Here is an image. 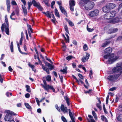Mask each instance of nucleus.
Wrapping results in <instances>:
<instances>
[{"label":"nucleus","instance_id":"1a4fd4ad","mask_svg":"<svg viewBox=\"0 0 122 122\" xmlns=\"http://www.w3.org/2000/svg\"><path fill=\"white\" fill-rule=\"evenodd\" d=\"M119 19H121L119 17V15L116 18H115L112 20L109 21V22L112 24H115L116 23L119 22L120 21Z\"/></svg>","mask_w":122,"mask_h":122},{"label":"nucleus","instance_id":"393cba45","mask_svg":"<svg viewBox=\"0 0 122 122\" xmlns=\"http://www.w3.org/2000/svg\"><path fill=\"white\" fill-rule=\"evenodd\" d=\"M64 98L65 100L66 101V103L68 106L70 105V98L68 97V96H66L64 97Z\"/></svg>","mask_w":122,"mask_h":122},{"label":"nucleus","instance_id":"c03bdc74","mask_svg":"<svg viewBox=\"0 0 122 122\" xmlns=\"http://www.w3.org/2000/svg\"><path fill=\"white\" fill-rule=\"evenodd\" d=\"M87 31L89 32H92L93 31L94 29L93 28L91 29L88 27V25H87Z\"/></svg>","mask_w":122,"mask_h":122},{"label":"nucleus","instance_id":"9b49d317","mask_svg":"<svg viewBox=\"0 0 122 122\" xmlns=\"http://www.w3.org/2000/svg\"><path fill=\"white\" fill-rule=\"evenodd\" d=\"M102 10L105 13L109 12L110 10L107 5L102 8Z\"/></svg>","mask_w":122,"mask_h":122},{"label":"nucleus","instance_id":"ea45409f","mask_svg":"<svg viewBox=\"0 0 122 122\" xmlns=\"http://www.w3.org/2000/svg\"><path fill=\"white\" fill-rule=\"evenodd\" d=\"M111 54H106V55L104 56L103 57L105 59H109L110 57H111Z\"/></svg>","mask_w":122,"mask_h":122},{"label":"nucleus","instance_id":"c85d7f7f","mask_svg":"<svg viewBox=\"0 0 122 122\" xmlns=\"http://www.w3.org/2000/svg\"><path fill=\"white\" fill-rule=\"evenodd\" d=\"M27 27L28 30L30 31L29 30H30V31L31 33H33V30L31 28V25H30L28 24H27Z\"/></svg>","mask_w":122,"mask_h":122},{"label":"nucleus","instance_id":"774afa93","mask_svg":"<svg viewBox=\"0 0 122 122\" xmlns=\"http://www.w3.org/2000/svg\"><path fill=\"white\" fill-rule=\"evenodd\" d=\"M116 89V87H114L112 88H110L109 89V91H113L115 90Z\"/></svg>","mask_w":122,"mask_h":122},{"label":"nucleus","instance_id":"5701e85b","mask_svg":"<svg viewBox=\"0 0 122 122\" xmlns=\"http://www.w3.org/2000/svg\"><path fill=\"white\" fill-rule=\"evenodd\" d=\"M42 13L46 15V16L48 18H51V14L50 13L49 11H47L46 12H43Z\"/></svg>","mask_w":122,"mask_h":122},{"label":"nucleus","instance_id":"2f4dec72","mask_svg":"<svg viewBox=\"0 0 122 122\" xmlns=\"http://www.w3.org/2000/svg\"><path fill=\"white\" fill-rule=\"evenodd\" d=\"M117 120L119 121H122V114L119 115L117 118Z\"/></svg>","mask_w":122,"mask_h":122},{"label":"nucleus","instance_id":"f704fd0d","mask_svg":"<svg viewBox=\"0 0 122 122\" xmlns=\"http://www.w3.org/2000/svg\"><path fill=\"white\" fill-rule=\"evenodd\" d=\"M116 41L120 42L122 41V36H118L116 40Z\"/></svg>","mask_w":122,"mask_h":122},{"label":"nucleus","instance_id":"79ce46f5","mask_svg":"<svg viewBox=\"0 0 122 122\" xmlns=\"http://www.w3.org/2000/svg\"><path fill=\"white\" fill-rule=\"evenodd\" d=\"M15 14V12L14 11L11 14L10 16V19L12 20H15L16 19L15 18H13L12 17V16H13Z\"/></svg>","mask_w":122,"mask_h":122},{"label":"nucleus","instance_id":"4c0bfd02","mask_svg":"<svg viewBox=\"0 0 122 122\" xmlns=\"http://www.w3.org/2000/svg\"><path fill=\"white\" fill-rule=\"evenodd\" d=\"M64 29L66 32L68 34H69V31L68 27L67 25H65L64 26Z\"/></svg>","mask_w":122,"mask_h":122},{"label":"nucleus","instance_id":"6e6d98bb","mask_svg":"<svg viewBox=\"0 0 122 122\" xmlns=\"http://www.w3.org/2000/svg\"><path fill=\"white\" fill-rule=\"evenodd\" d=\"M78 76L81 79H84V77L82 75L78 73Z\"/></svg>","mask_w":122,"mask_h":122},{"label":"nucleus","instance_id":"4468645a","mask_svg":"<svg viewBox=\"0 0 122 122\" xmlns=\"http://www.w3.org/2000/svg\"><path fill=\"white\" fill-rule=\"evenodd\" d=\"M87 1L85 0H81L79 2V5L81 7L84 6H85L87 3Z\"/></svg>","mask_w":122,"mask_h":122},{"label":"nucleus","instance_id":"aec40b11","mask_svg":"<svg viewBox=\"0 0 122 122\" xmlns=\"http://www.w3.org/2000/svg\"><path fill=\"white\" fill-rule=\"evenodd\" d=\"M109 12L110 13H109L112 18L115 17L116 15V11L114 10L112 11Z\"/></svg>","mask_w":122,"mask_h":122},{"label":"nucleus","instance_id":"864d4df0","mask_svg":"<svg viewBox=\"0 0 122 122\" xmlns=\"http://www.w3.org/2000/svg\"><path fill=\"white\" fill-rule=\"evenodd\" d=\"M101 117L102 120L103 121H104V120L106 121L107 120V119L104 115L102 116Z\"/></svg>","mask_w":122,"mask_h":122},{"label":"nucleus","instance_id":"f03ea898","mask_svg":"<svg viewBox=\"0 0 122 122\" xmlns=\"http://www.w3.org/2000/svg\"><path fill=\"white\" fill-rule=\"evenodd\" d=\"M43 81L44 85L43 84H41V85L46 90L48 91L50 89L52 90L54 92H55V89L52 86H50L49 85H47L45 80L43 79Z\"/></svg>","mask_w":122,"mask_h":122},{"label":"nucleus","instance_id":"423d86ee","mask_svg":"<svg viewBox=\"0 0 122 122\" xmlns=\"http://www.w3.org/2000/svg\"><path fill=\"white\" fill-rule=\"evenodd\" d=\"M120 74L110 75L108 76V79L110 81L112 82L115 81L118 78Z\"/></svg>","mask_w":122,"mask_h":122},{"label":"nucleus","instance_id":"a19ab883","mask_svg":"<svg viewBox=\"0 0 122 122\" xmlns=\"http://www.w3.org/2000/svg\"><path fill=\"white\" fill-rule=\"evenodd\" d=\"M73 58H75V57H74L72 56H68L67 57H66V59L67 60L69 61L71 59Z\"/></svg>","mask_w":122,"mask_h":122},{"label":"nucleus","instance_id":"7ed1b4c3","mask_svg":"<svg viewBox=\"0 0 122 122\" xmlns=\"http://www.w3.org/2000/svg\"><path fill=\"white\" fill-rule=\"evenodd\" d=\"M49 66H48L49 67V68H46L43 64H41L43 70L44 71H45L48 74H49L50 73L49 70H51L54 69V68L53 65H52L50 64H49Z\"/></svg>","mask_w":122,"mask_h":122},{"label":"nucleus","instance_id":"09e8293b","mask_svg":"<svg viewBox=\"0 0 122 122\" xmlns=\"http://www.w3.org/2000/svg\"><path fill=\"white\" fill-rule=\"evenodd\" d=\"M37 9L40 11H42L43 10V8L41 6L40 4L39 5V6L37 7Z\"/></svg>","mask_w":122,"mask_h":122},{"label":"nucleus","instance_id":"4be33fe9","mask_svg":"<svg viewBox=\"0 0 122 122\" xmlns=\"http://www.w3.org/2000/svg\"><path fill=\"white\" fill-rule=\"evenodd\" d=\"M54 12L55 15L57 17L60 18V15L59 14L58 11L56 7H55Z\"/></svg>","mask_w":122,"mask_h":122},{"label":"nucleus","instance_id":"7c9ffc66","mask_svg":"<svg viewBox=\"0 0 122 122\" xmlns=\"http://www.w3.org/2000/svg\"><path fill=\"white\" fill-rule=\"evenodd\" d=\"M25 87L26 88V91L28 92H30L31 91L30 86L27 85H26Z\"/></svg>","mask_w":122,"mask_h":122},{"label":"nucleus","instance_id":"6e6552de","mask_svg":"<svg viewBox=\"0 0 122 122\" xmlns=\"http://www.w3.org/2000/svg\"><path fill=\"white\" fill-rule=\"evenodd\" d=\"M112 55H113V56L112 57L111 56V57H110V58H109L108 60V62L110 64L113 63L119 57V56H116L114 58V54H113Z\"/></svg>","mask_w":122,"mask_h":122},{"label":"nucleus","instance_id":"9d476101","mask_svg":"<svg viewBox=\"0 0 122 122\" xmlns=\"http://www.w3.org/2000/svg\"><path fill=\"white\" fill-rule=\"evenodd\" d=\"M112 48L110 47H107L106 48L104 51V53L105 54H111L112 51Z\"/></svg>","mask_w":122,"mask_h":122},{"label":"nucleus","instance_id":"b1692460","mask_svg":"<svg viewBox=\"0 0 122 122\" xmlns=\"http://www.w3.org/2000/svg\"><path fill=\"white\" fill-rule=\"evenodd\" d=\"M24 37V33L23 31H21V37L20 40V44L21 45L22 44V42Z\"/></svg>","mask_w":122,"mask_h":122},{"label":"nucleus","instance_id":"ddd939ff","mask_svg":"<svg viewBox=\"0 0 122 122\" xmlns=\"http://www.w3.org/2000/svg\"><path fill=\"white\" fill-rule=\"evenodd\" d=\"M109 12L107 13L104 16V19L106 20H110L112 19Z\"/></svg>","mask_w":122,"mask_h":122},{"label":"nucleus","instance_id":"49530a36","mask_svg":"<svg viewBox=\"0 0 122 122\" xmlns=\"http://www.w3.org/2000/svg\"><path fill=\"white\" fill-rule=\"evenodd\" d=\"M83 48L84 50L86 51L88 49L87 45L86 44H85L83 46Z\"/></svg>","mask_w":122,"mask_h":122},{"label":"nucleus","instance_id":"2eb2a0df","mask_svg":"<svg viewBox=\"0 0 122 122\" xmlns=\"http://www.w3.org/2000/svg\"><path fill=\"white\" fill-rule=\"evenodd\" d=\"M59 8L61 12L62 13L64 14L66 17H67V13L66 11L64 9V8L62 6H60Z\"/></svg>","mask_w":122,"mask_h":122},{"label":"nucleus","instance_id":"cd10ccee","mask_svg":"<svg viewBox=\"0 0 122 122\" xmlns=\"http://www.w3.org/2000/svg\"><path fill=\"white\" fill-rule=\"evenodd\" d=\"M66 21L68 22L69 26L71 27H72L74 26V24L73 22L70 20H68L66 18Z\"/></svg>","mask_w":122,"mask_h":122},{"label":"nucleus","instance_id":"e2e57ef3","mask_svg":"<svg viewBox=\"0 0 122 122\" xmlns=\"http://www.w3.org/2000/svg\"><path fill=\"white\" fill-rule=\"evenodd\" d=\"M55 107L56 109L58 111L60 112L61 111L59 107L58 106L57 104H56L55 106Z\"/></svg>","mask_w":122,"mask_h":122},{"label":"nucleus","instance_id":"052dcab7","mask_svg":"<svg viewBox=\"0 0 122 122\" xmlns=\"http://www.w3.org/2000/svg\"><path fill=\"white\" fill-rule=\"evenodd\" d=\"M118 30V29L117 28L113 29L112 30V33H115L117 32Z\"/></svg>","mask_w":122,"mask_h":122},{"label":"nucleus","instance_id":"a211bd4d","mask_svg":"<svg viewBox=\"0 0 122 122\" xmlns=\"http://www.w3.org/2000/svg\"><path fill=\"white\" fill-rule=\"evenodd\" d=\"M32 2L33 6L36 8L40 4V3L39 2H37L35 0H32Z\"/></svg>","mask_w":122,"mask_h":122},{"label":"nucleus","instance_id":"bb28decb","mask_svg":"<svg viewBox=\"0 0 122 122\" xmlns=\"http://www.w3.org/2000/svg\"><path fill=\"white\" fill-rule=\"evenodd\" d=\"M85 82H86V84L87 85H86L85 84H84L83 85L85 88L87 89H88V87L90 85L89 83H88L87 79H86L85 80Z\"/></svg>","mask_w":122,"mask_h":122},{"label":"nucleus","instance_id":"37998d69","mask_svg":"<svg viewBox=\"0 0 122 122\" xmlns=\"http://www.w3.org/2000/svg\"><path fill=\"white\" fill-rule=\"evenodd\" d=\"M5 31L6 33L8 35H9V30L8 27H5Z\"/></svg>","mask_w":122,"mask_h":122},{"label":"nucleus","instance_id":"6ab92c4d","mask_svg":"<svg viewBox=\"0 0 122 122\" xmlns=\"http://www.w3.org/2000/svg\"><path fill=\"white\" fill-rule=\"evenodd\" d=\"M107 5L110 10L116 7L115 5L112 3H110Z\"/></svg>","mask_w":122,"mask_h":122},{"label":"nucleus","instance_id":"bf43d9fd","mask_svg":"<svg viewBox=\"0 0 122 122\" xmlns=\"http://www.w3.org/2000/svg\"><path fill=\"white\" fill-rule=\"evenodd\" d=\"M62 120L64 122H67L66 119L64 117L62 116L61 117Z\"/></svg>","mask_w":122,"mask_h":122},{"label":"nucleus","instance_id":"5fc2aeb1","mask_svg":"<svg viewBox=\"0 0 122 122\" xmlns=\"http://www.w3.org/2000/svg\"><path fill=\"white\" fill-rule=\"evenodd\" d=\"M11 4L12 5H17V4L15 1L14 0H12L11 2Z\"/></svg>","mask_w":122,"mask_h":122},{"label":"nucleus","instance_id":"0e129e2a","mask_svg":"<svg viewBox=\"0 0 122 122\" xmlns=\"http://www.w3.org/2000/svg\"><path fill=\"white\" fill-rule=\"evenodd\" d=\"M86 58L85 57L83 56L82 59H81V61L82 62H86Z\"/></svg>","mask_w":122,"mask_h":122},{"label":"nucleus","instance_id":"3c124183","mask_svg":"<svg viewBox=\"0 0 122 122\" xmlns=\"http://www.w3.org/2000/svg\"><path fill=\"white\" fill-rule=\"evenodd\" d=\"M96 105L97 107L101 111L102 110L101 106L100 104L97 103V104Z\"/></svg>","mask_w":122,"mask_h":122},{"label":"nucleus","instance_id":"a18cd8bd","mask_svg":"<svg viewBox=\"0 0 122 122\" xmlns=\"http://www.w3.org/2000/svg\"><path fill=\"white\" fill-rule=\"evenodd\" d=\"M5 26V23L2 24L1 27V31L2 32L4 31Z\"/></svg>","mask_w":122,"mask_h":122},{"label":"nucleus","instance_id":"f3484780","mask_svg":"<svg viewBox=\"0 0 122 122\" xmlns=\"http://www.w3.org/2000/svg\"><path fill=\"white\" fill-rule=\"evenodd\" d=\"M111 42V41H107L102 44L101 46L103 47H106Z\"/></svg>","mask_w":122,"mask_h":122},{"label":"nucleus","instance_id":"8fccbe9b","mask_svg":"<svg viewBox=\"0 0 122 122\" xmlns=\"http://www.w3.org/2000/svg\"><path fill=\"white\" fill-rule=\"evenodd\" d=\"M46 79L47 81H49L51 80V77L50 75H47Z\"/></svg>","mask_w":122,"mask_h":122},{"label":"nucleus","instance_id":"e433bc0d","mask_svg":"<svg viewBox=\"0 0 122 122\" xmlns=\"http://www.w3.org/2000/svg\"><path fill=\"white\" fill-rule=\"evenodd\" d=\"M15 11L16 12V15L18 16L19 15V10L18 7L16 8L15 10Z\"/></svg>","mask_w":122,"mask_h":122},{"label":"nucleus","instance_id":"412c9836","mask_svg":"<svg viewBox=\"0 0 122 122\" xmlns=\"http://www.w3.org/2000/svg\"><path fill=\"white\" fill-rule=\"evenodd\" d=\"M22 8L24 14V15L25 16L27 14V12L26 7L25 6L22 5Z\"/></svg>","mask_w":122,"mask_h":122},{"label":"nucleus","instance_id":"dca6fc26","mask_svg":"<svg viewBox=\"0 0 122 122\" xmlns=\"http://www.w3.org/2000/svg\"><path fill=\"white\" fill-rule=\"evenodd\" d=\"M68 111L69 112V115L70 117L71 118V119L72 122H75V119L73 117L72 114L71 112V110L70 109H68Z\"/></svg>","mask_w":122,"mask_h":122},{"label":"nucleus","instance_id":"338daca9","mask_svg":"<svg viewBox=\"0 0 122 122\" xmlns=\"http://www.w3.org/2000/svg\"><path fill=\"white\" fill-rule=\"evenodd\" d=\"M43 61L44 62V63L45 64L46 66H48L49 65V64H50V63L47 62L46 61H45L44 60H43Z\"/></svg>","mask_w":122,"mask_h":122},{"label":"nucleus","instance_id":"603ef678","mask_svg":"<svg viewBox=\"0 0 122 122\" xmlns=\"http://www.w3.org/2000/svg\"><path fill=\"white\" fill-rule=\"evenodd\" d=\"M65 34L66 36V37H67V40H66V42H68V43H69V36L67 34L65 33Z\"/></svg>","mask_w":122,"mask_h":122},{"label":"nucleus","instance_id":"13d9d810","mask_svg":"<svg viewBox=\"0 0 122 122\" xmlns=\"http://www.w3.org/2000/svg\"><path fill=\"white\" fill-rule=\"evenodd\" d=\"M92 89H89L88 90V91H85L84 92V93L85 94H86L87 93H91V92H92Z\"/></svg>","mask_w":122,"mask_h":122},{"label":"nucleus","instance_id":"f257e3e1","mask_svg":"<svg viewBox=\"0 0 122 122\" xmlns=\"http://www.w3.org/2000/svg\"><path fill=\"white\" fill-rule=\"evenodd\" d=\"M5 112L6 114L5 117L4 119L5 121H9L11 119H13V116H16L17 115L14 112L9 110H5Z\"/></svg>","mask_w":122,"mask_h":122},{"label":"nucleus","instance_id":"39448f33","mask_svg":"<svg viewBox=\"0 0 122 122\" xmlns=\"http://www.w3.org/2000/svg\"><path fill=\"white\" fill-rule=\"evenodd\" d=\"M121 66L114 67L112 69V71L113 73H116L120 71V73L119 74L120 75L122 74V62L121 63Z\"/></svg>","mask_w":122,"mask_h":122},{"label":"nucleus","instance_id":"680f3d73","mask_svg":"<svg viewBox=\"0 0 122 122\" xmlns=\"http://www.w3.org/2000/svg\"><path fill=\"white\" fill-rule=\"evenodd\" d=\"M119 17L120 19H122V9L120 12V13L119 15Z\"/></svg>","mask_w":122,"mask_h":122},{"label":"nucleus","instance_id":"f8f14e48","mask_svg":"<svg viewBox=\"0 0 122 122\" xmlns=\"http://www.w3.org/2000/svg\"><path fill=\"white\" fill-rule=\"evenodd\" d=\"M6 4L7 6V10L8 12H9L10 8V0H6Z\"/></svg>","mask_w":122,"mask_h":122},{"label":"nucleus","instance_id":"c756f323","mask_svg":"<svg viewBox=\"0 0 122 122\" xmlns=\"http://www.w3.org/2000/svg\"><path fill=\"white\" fill-rule=\"evenodd\" d=\"M70 6H74L75 5V2L74 0H71L69 1Z\"/></svg>","mask_w":122,"mask_h":122},{"label":"nucleus","instance_id":"a878e982","mask_svg":"<svg viewBox=\"0 0 122 122\" xmlns=\"http://www.w3.org/2000/svg\"><path fill=\"white\" fill-rule=\"evenodd\" d=\"M28 65L29 67L31 68L32 70L35 72H36V70L34 66L33 65H31L30 62L29 63Z\"/></svg>","mask_w":122,"mask_h":122},{"label":"nucleus","instance_id":"0eeeda50","mask_svg":"<svg viewBox=\"0 0 122 122\" xmlns=\"http://www.w3.org/2000/svg\"><path fill=\"white\" fill-rule=\"evenodd\" d=\"M99 13V11L97 9H95L93 11L90 12L88 15L91 17H95L97 16Z\"/></svg>","mask_w":122,"mask_h":122},{"label":"nucleus","instance_id":"72a5a7b5","mask_svg":"<svg viewBox=\"0 0 122 122\" xmlns=\"http://www.w3.org/2000/svg\"><path fill=\"white\" fill-rule=\"evenodd\" d=\"M24 105L29 110L31 109L32 108L31 106L29 105V104L26 103H25Z\"/></svg>","mask_w":122,"mask_h":122},{"label":"nucleus","instance_id":"c9c22d12","mask_svg":"<svg viewBox=\"0 0 122 122\" xmlns=\"http://www.w3.org/2000/svg\"><path fill=\"white\" fill-rule=\"evenodd\" d=\"M60 71L63 73L66 74L67 73V67H65V69H63V70L61 69Z\"/></svg>","mask_w":122,"mask_h":122},{"label":"nucleus","instance_id":"20e7f679","mask_svg":"<svg viewBox=\"0 0 122 122\" xmlns=\"http://www.w3.org/2000/svg\"><path fill=\"white\" fill-rule=\"evenodd\" d=\"M94 5V3L93 2L89 1L86 3L84 6V8L86 10H89L93 8Z\"/></svg>","mask_w":122,"mask_h":122},{"label":"nucleus","instance_id":"de8ad7c7","mask_svg":"<svg viewBox=\"0 0 122 122\" xmlns=\"http://www.w3.org/2000/svg\"><path fill=\"white\" fill-rule=\"evenodd\" d=\"M61 109L63 112H64L65 111V107H64V105L63 104H61Z\"/></svg>","mask_w":122,"mask_h":122},{"label":"nucleus","instance_id":"4d7b16f0","mask_svg":"<svg viewBox=\"0 0 122 122\" xmlns=\"http://www.w3.org/2000/svg\"><path fill=\"white\" fill-rule=\"evenodd\" d=\"M115 37L114 36H111L110 37L105 39V40L106 41H108V40L111 39Z\"/></svg>","mask_w":122,"mask_h":122},{"label":"nucleus","instance_id":"473e14b6","mask_svg":"<svg viewBox=\"0 0 122 122\" xmlns=\"http://www.w3.org/2000/svg\"><path fill=\"white\" fill-rule=\"evenodd\" d=\"M10 49L11 51L12 52L14 51L13 50V41H11L10 43Z\"/></svg>","mask_w":122,"mask_h":122},{"label":"nucleus","instance_id":"69168bd1","mask_svg":"<svg viewBox=\"0 0 122 122\" xmlns=\"http://www.w3.org/2000/svg\"><path fill=\"white\" fill-rule=\"evenodd\" d=\"M93 74L92 71V70H91L90 71V73H89V77L91 79H92L91 76Z\"/></svg>","mask_w":122,"mask_h":122},{"label":"nucleus","instance_id":"58836bf2","mask_svg":"<svg viewBox=\"0 0 122 122\" xmlns=\"http://www.w3.org/2000/svg\"><path fill=\"white\" fill-rule=\"evenodd\" d=\"M92 114L93 116L94 117L95 120L97 119V114L94 111H92Z\"/></svg>","mask_w":122,"mask_h":122}]
</instances>
